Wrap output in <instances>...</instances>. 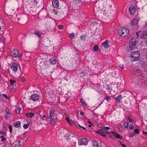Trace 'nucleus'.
Listing matches in <instances>:
<instances>
[{"label":"nucleus","instance_id":"f257e3e1","mask_svg":"<svg viewBox=\"0 0 147 147\" xmlns=\"http://www.w3.org/2000/svg\"><path fill=\"white\" fill-rule=\"evenodd\" d=\"M110 2V1L108 0V1H104L101 3L99 5H96L94 8V11L98 12L100 13L106 11L105 13L107 14H111L113 10L110 9H108L109 8H111Z\"/></svg>","mask_w":147,"mask_h":147},{"label":"nucleus","instance_id":"f03ea898","mask_svg":"<svg viewBox=\"0 0 147 147\" xmlns=\"http://www.w3.org/2000/svg\"><path fill=\"white\" fill-rule=\"evenodd\" d=\"M138 42V39L136 36L133 37L131 39L129 43V48L130 50H133L137 47Z\"/></svg>","mask_w":147,"mask_h":147},{"label":"nucleus","instance_id":"7ed1b4c3","mask_svg":"<svg viewBox=\"0 0 147 147\" xmlns=\"http://www.w3.org/2000/svg\"><path fill=\"white\" fill-rule=\"evenodd\" d=\"M129 31L126 28L121 27L119 29L118 33L121 36L124 37L129 34Z\"/></svg>","mask_w":147,"mask_h":147},{"label":"nucleus","instance_id":"20e7f679","mask_svg":"<svg viewBox=\"0 0 147 147\" xmlns=\"http://www.w3.org/2000/svg\"><path fill=\"white\" fill-rule=\"evenodd\" d=\"M140 54L138 51L133 52L131 54V60L132 61H135L138 60Z\"/></svg>","mask_w":147,"mask_h":147},{"label":"nucleus","instance_id":"39448f33","mask_svg":"<svg viewBox=\"0 0 147 147\" xmlns=\"http://www.w3.org/2000/svg\"><path fill=\"white\" fill-rule=\"evenodd\" d=\"M28 17L25 15H22L20 16V17L18 18V21L21 23L23 24L26 22L28 20Z\"/></svg>","mask_w":147,"mask_h":147},{"label":"nucleus","instance_id":"423d86ee","mask_svg":"<svg viewBox=\"0 0 147 147\" xmlns=\"http://www.w3.org/2000/svg\"><path fill=\"white\" fill-rule=\"evenodd\" d=\"M19 51L17 49H14L11 52V55L13 57H18L20 58L22 57V54H21L20 55L19 54Z\"/></svg>","mask_w":147,"mask_h":147},{"label":"nucleus","instance_id":"0eeeda50","mask_svg":"<svg viewBox=\"0 0 147 147\" xmlns=\"http://www.w3.org/2000/svg\"><path fill=\"white\" fill-rule=\"evenodd\" d=\"M57 118V116L56 114H55L53 111V108H51L50 111L49 117L48 118H46V120L48 121L50 119H54V118Z\"/></svg>","mask_w":147,"mask_h":147},{"label":"nucleus","instance_id":"6e6552de","mask_svg":"<svg viewBox=\"0 0 147 147\" xmlns=\"http://www.w3.org/2000/svg\"><path fill=\"white\" fill-rule=\"evenodd\" d=\"M55 14L58 15L60 17H62L64 16V14L63 11L61 9H58L57 10V12L55 13Z\"/></svg>","mask_w":147,"mask_h":147},{"label":"nucleus","instance_id":"1a4fd4ad","mask_svg":"<svg viewBox=\"0 0 147 147\" xmlns=\"http://www.w3.org/2000/svg\"><path fill=\"white\" fill-rule=\"evenodd\" d=\"M88 143L87 140L86 138L80 139L78 140V144L80 145H86Z\"/></svg>","mask_w":147,"mask_h":147},{"label":"nucleus","instance_id":"9d476101","mask_svg":"<svg viewBox=\"0 0 147 147\" xmlns=\"http://www.w3.org/2000/svg\"><path fill=\"white\" fill-rule=\"evenodd\" d=\"M39 98V95L38 94H33L31 96L30 99L34 101L38 100Z\"/></svg>","mask_w":147,"mask_h":147},{"label":"nucleus","instance_id":"9b49d317","mask_svg":"<svg viewBox=\"0 0 147 147\" xmlns=\"http://www.w3.org/2000/svg\"><path fill=\"white\" fill-rule=\"evenodd\" d=\"M129 11L131 15H133L136 12L135 8L133 5H131L129 7Z\"/></svg>","mask_w":147,"mask_h":147},{"label":"nucleus","instance_id":"f8f14e48","mask_svg":"<svg viewBox=\"0 0 147 147\" xmlns=\"http://www.w3.org/2000/svg\"><path fill=\"white\" fill-rule=\"evenodd\" d=\"M96 133L98 134L103 136L105 137V133L104 132L103 129L98 130L96 131Z\"/></svg>","mask_w":147,"mask_h":147},{"label":"nucleus","instance_id":"ddd939ff","mask_svg":"<svg viewBox=\"0 0 147 147\" xmlns=\"http://www.w3.org/2000/svg\"><path fill=\"white\" fill-rule=\"evenodd\" d=\"M143 73L142 71L140 70H136L135 71L134 75L135 76H140L142 75Z\"/></svg>","mask_w":147,"mask_h":147},{"label":"nucleus","instance_id":"4468645a","mask_svg":"<svg viewBox=\"0 0 147 147\" xmlns=\"http://www.w3.org/2000/svg\"><path fill=\"white\" fill-rule=\"evenodd\" d=\"M108 41L106 40L102 44V46L105 48H108L109 47V45L108 43Z\"/></svg>","mask_w":147,"mask_h":147},{"label":"nucleus","instance_id":"2eb2a0df","mask_svg":"<svg viewBox=\"0 0 147 147\" xmlns=\"http://www.w3.org/2000/svg\"><path fill=\"white\" fill-rule=\"evenodd\" d=\"M113 135L117 138L121 139L122 137H121L120 135L118 134L117 132L114 131H112L111 132Z\"/></svg>","mask_w":147,"mask_h":147},{"label":"nucleus","instance_id":"dca6fc26","mask_svg":"<svg viewBox=\"0 0 147 147\" xmlns=\"http://www.w3.org/2000/svg\"><path fill=\"white\" fill-rule=\"evenodd\" d=\"M93 144L94 147H102V144L100 143L99 144L97 141H94Z\"/></svg>","mask_w":147,"mask_h":147},{"label":"nucleus","instance_id":"f3484780","mask_svg":"<svg viewBox=\"0 0 147 147\" xmlns=\"http://www.w3.org/2000/svg\"><path fill=\"white\" fill-rule=\"evenodd\" d=\"M142 38L147 40V30L144 31L142 34Z\"/></svg>","mask_w":147,"mask_h":147},{"label":"nucleus","instance_id":"a211bd4d","mask_svg":"<svg viewBox=\"0 0 147 147\" xmlns=\"http://www.w3.org/2000/svg\"><path fill=\"white\" fill-rule=\"evenodd\" d=\"M11 69L14 71H16L17 70L18 67L17 65L15 63H13L11 67Z\"/></svg>","mask_w":147,"mask_h":147},{"label":"nucleus","instance_id":"6ab92c4d","mask_svg":"<svg viewBox=\"0 0 147 147\" xmlns=\"http://www.w3.org/2000/svg\"><path fill=\"white\" fill-rule=\"evenodd\" d=\"M52 5L53 7L55 8H57L59 6V1L58 0H56L52 2Z\"/></svg>","mask_w":147,"mask_h":147},{"label":"nucleus","instance_id":"aec40b11","mask_svg":"<svg viewBox=\"0 0 147 147\" xmlns=\"http://www.w3.org/2000/svg\"><path fill=\"white\" fill-rule=\"evenodd\" d=\"M73 3L75 5H77L80 6L81 5L82 1L81 0H74Z\"/></svg>","mask_w":147,"mask_h":147},{"label":"nucleus","instance_id":"412c9836","mask_svg":"<svg viewBox=\"0 0 147 147\" xmlns=\"http://www.w3.org/2000/svg\"><path fill=\"white\" fill-rule=\"evenodd\" d=\"M50 122L52 125H54L55 123L58 121L57 118H55L53 119H50Z\"/></svg>","mask_w":147,"mask_h":147},{"label":"nucleus","instance_id":"4be33fe9","mask_svg":"<svg viewBox=\"0 0 147 147\" xmlns=\"http://www.w3.org/2000/svg\"><path fill=\"white\" fill-rule=\"evenodd\" d=\"M13 126L16 127H20V122L19 121L15 122L13 123Z\"/></svg>","mask_w":147,"mask_h":147},{"label":"nucleus","instance_id":"5701e85b","mask_svg":"<svg viewBox=\"0 0 147 147\" xmlns=\"http://www.w3.org/2000/svg\"><path fill=\"white\" fill-rule=\"evenodd\" d=\"M138 20H137L136 19L134 18L133 19L132 22H131V24L133 25H135L137 24Z\"/></svg>","mask_w":147,"mask_h":147},{"label":"nucleus","instance_id":"b1692460","mask_svg":"<svg viewBox=\"0 0 147 147\" xmlns=\"http://www.w3.org/2000/svg\"><path fill=\"white\" fill-rule=\"evenodd\" d=\"M122 97L121 96V95H119L117 96L115 98L116 101L117 103H119L120 102V100L121 99Z\"/></svg>","mask_w":147,"mask_h":147},{"label":"nucleus","instance_id":"393cba45","mask_svg":"<svg viewBox=\"0 0 147 147\" xmlns=\"http://www.w3.org/2000/svg\"><path fill=\"white\" fill-rule=\"evenodd\" d=\"M26 115L27 117L31 118L34 116V114L32 113H26Z\"/></svg>","mask_w":147,"mask_h":147},{"label":"nucleus","instance_id":"a878e982","mask_svg":"<svg viewBox=\"0 0 147 147\" xmlns=\"http://www.w3.org/2000/svg\"><path fill=\"white\" fill-rule=\"evenodd\" d=\"M93 49L94 51H97L99 50L98 46V45H95L93 48Z\"/></svg>","mask_w":147,"mask_h":147},{"label":"nucleus","instance_id":"bb28decb","mask_svg":"<svg viewBox=\"0 0 147 147\" xmlns=\"http://www.w3.org/2000/svg\"><path fill=\"white\" fill-rule=\"evenodd\" d=\"M50 61L51 62V63L53 64H55L56 63V61L55 59L53 58H51L50 59Z\"/></svg>","mask_w":147,"mask_h":147},{"label":"nucleus","instance_id":"cd10ccee","mask_svg":"<svg viewBox=\"0 0 147 147\" xmlns=\"http://www.w3.org/2000/svg\"><path fill=\"white\" fill-rule=\"evenodd\" d=\"M82 104L84 107H85L87 106V104L84 101L83 99H81L80 100Z\"/></svg>","mask_w":147,"mask_h":147},{"label":"nucleus","instance_id":"c85d7f7f","mask_svg":"<svg viewBox=\"0 0 147 147\" xmlns=\"http://www.w3.org/2000/svg\"><path fill=\"white\" fill-rule=\"evenodd\" d=\"M21 111L20 109V108L19 106H17L15 109V111L16 113H19Z\"/></svg>","mask_w":147,"mask_h":147},{"label":"nucleus","instance_id":"c756f323","mask_svg":"<svg viewBox=\"0 0 147 147\" xmlns=\"http://www.w3.org/2000/svg\"><path fill=\"white\" fill-rule=\"evenodd\" d=\"M29 124L30 123L29 122L27 123V124H24L23 126L24 128L25 129H27Z\"/></svg>","mask_w":147,"mask_h":147},{"label":"nucleus","instance_id":"7c9ffc66","mask_svg":"<svg viewBox=\"0 0 147 147\" xmlns=\"http://www.w3.org/2000/svg\"><path fill=\"white\" fill-rule=\"evenodd\" d=\"M69 37L71 39H73L74 38L75 36L74 34V33H72L71 34H69Z\"/></svg>","mask_w":147,"mask_h":147},{"label":"nucleus","instance_id":"2f4dec72","mask_svg":"<svg viewBox=\"0 0 147 147\" xmlns=\"http://www.w3.org/2000/svg\"><path fill=\"white\" fill-rule=\"evenodd\" d=\"M34 34L35 35L37 36L38 38L40 37V35L38 31L36 30L35 31Z\"/></svg>","mask_w":147,"mask_h":147},{"label":"nucleus","instance_id":"473e14b6","mask_svg":"<svg viewBox=\"0 0 147 147\" xmlns=\"http://www.w3.org/2000/svg\"><path fill=\"white\" fill-rule=\"evenodd\" d=\"M3 25V21L1 19V18H0V29L1 28V27Z\"/></svg>","mask_w":147,"mask_h":147},{"label":"nucleus","instance_id":"72a5a7b5","mask_svg":"<svg viewBox=\"0 0 147 147\" xmlns=\"http://www.w3.org/2000/svg\"><path fill=\"white\" fill-rule=\"evenodd\" d=\"M64 136L66 137V138L67 140L69 138V134L68 133H65L64 134Z\"/></svg>","mask_w":147,"mask_h":147},{"label":"nucleus","instance_id":"f704fd0d","mask_svg":"<svg viewBox=\"0 0 147 147\" xmlns=\"http://www.w3.org/2000/svg\"><path fill=\"white\" fill-rule=\"evenodd\" d=\"M134 128V125L133 124H131L129 125V128L130 130H132Z\"/></svg>","mask_w":147,"mask_h":147},{"label":"nucleus","instance_id":"c9c22d12","mask_svg":"<svg viewBox=\"0 0 147 147\" xmlns=\"http://www.w3.org/2000/svg\"><path fill=\"white\" fill-rule=\"evenodd\" d=\"M10 82L11 86H12L13 85V84H14V83H15L16 82V81L14 80H12L11 79H10Z\"/></svg>","mask_w":147,"mask_h":147},{"label":"nucleus","instance_id":"e433bc0d","mask_svg":"<svg viewBox=\"0 0 147 147\" xmlns=\"http://www.w3.org/2000/svg\"><path fill=\"white\" fill-rule=\"evenodd\" d=\"M135 136V134L133 132L129 133V137H132Z\"/></svg>","mask_w":147,"mask_h":147},{"label":"nucleus","instance_id":"4c0bfd02","mask_svg":"<svg viewBox=\"0 0 147 147\" xmlns=\"http://www.w3.org/2000/svg\"><path fill=\"white\" fill-rule=\"evenodd\" d=\"M66 121L68 122V123L70 124L71 125V123L70 122V119H69V118L68 117H66Z\"/></svg>","mask_w":147,"mask_h":147},{"label":"nucleus","instance_id":"58836bf2","mask_svg":"<svg viewBox=\"0 0 147 147\" xmlns=\"http://www.w3.org/2000/svg\"><path fill=\"white\" fill-rule=\"evenodd\" d=\"M109 127H104L103 128L104 131H106L107 130H109Z\"/></svg>","mask_w":147,"mask_h":147},{"label":"nucleus","instance_id":"ea45409f","mask_svg":"<svg viewBox=\"0 0 147 147\" xmlns=\"http://www.w3.org/2000/svg\"><path fill=\"white\" fill-rule=\"evenodd\" d=\"M58 28L59 29H63V25H59L58 26Z\"/></svg>","mask_w":147,"mask_h":147},{"label":"nucleus","instance_id":"a19ab883","mask_svg":"<svg viewBox=\"0 0 147 147\" xmlns=\"http://www.w3.org/2000/svg\"><path fill=\"white\" fill-rule=\"evenodd\" d=\"M124 127L126 128H127L128 127V123L125 122L124 123Z\"/></svg>","mask_w":147,"mask_h":147},{"label":"nucleus","instance_id":"79ce46f5","mask_svg":"<svg viewBox=\"0 0 147 147\" xmlns=\"http://www.w3.org/2000/svg\"><path fill=\"white\" fill-rule=\"evenodd\" d=\"M80 38H81L82 40H85L86 37L84 36L83 35H82L80 37Z\"/></svg>","mask_w":147,"mask_h":147},{"label":"nucleus","instance_id":"37998d69","mask_svg":"<svg viewBox=\"0 0 147 147\" xmlns=\"http://www.w3.org/2000/svg\"><path fill=\"white\" fill-rule=\"evenodd\" d=\"M9 132L10 133H11L12 131V129L11 125H9Z\"/></svg>","mask_w":147,"mask_h":147},{"label":"nucleus","instance_id":"c03bdc74","mask_svg":"<svg viewBox=\"0 0 147 147\" xmlns=\"http://www.w3.org/2000/svg\"><path fill=\"white\" fill-rule=\"evenodd\" d=\"M134 132L135 133L138 134L139 133V131L138 129H135L134 130Z\"/></svg>","mask_w":147,"mask_h":147},{"label":"nucleus","instance_id":"a18cd8bd","mask_svg":"<svg viewBox=\"0 0 147 147\" xmlns=\"http://www.w3.org/2000/svg\"><path fill=\"white\" fill-rule=\"evenodd\" d=\"M105 98L108 101L111 100L110 97L109 96H106L105 97Z\"/></svg>","mask_w":147,"mask_h":147},{"label":"nucleus","instance_id":"49530a36","mask_svg":"<svg viewBox=\"0 0 147 147\" xmlns=\"http://www.w3.org/2000/svg\"><path fill=\"white\" fill-rule=\"evenodd\" d=\"M47 117V118H48ZM41 119L43 120H46V118H47L45 115H43L42 117H41Z\"/></svg>","mask_w":147,"mask_h":147},{"label":"nucleus","instance_id":"de8ad7c7","mask_svg":"<svg viewBox=\"0 0 147 147\" xmlns=\"http://www.w3.org/2000/svg\"><path fill=\"white\" fill-rule=\"evenodd\" d=\"M93 115L94 117L95 118H97L98 117V115L97 114L95 113H94L93 114Z\"/></svg>","mask_w":147,"mask_h":147},{"label":"nucleus","instance_id":"09e8293b","mask_svg":"<svg viewBox=\"0 0 147 147\" xmlns=\"http://www.w3.org/2000/svg\"><path fill=\"white\" fill-rule=\"evenodd\" d=\"M127 119L129 121V122H131L133 121V120L132 119H130L129 117H127Z\"/></svg>","mask_w":147,"mask_h":147},{"label":"nucleus","instance_id":"8fccbe9b","mask_svg":"<svg viewBox=\"0 0 147 147\" xmlns=\"http://www.w3.org/2000/svg\"><path fill=\"white\" fill-rule=\"evenodd\" d=\"M11 88L12 89H16V86H15L13 85L12 86H11Z\"/></svg>","mask_w":147,"mask_h":147},{"label":"nucleus","instance_id":"3c124183","mask_svg":"<svg viewBox=\"0 0 147 147\" xmlns=\"http://www.w3.org/2000/svg\"><path fill=\"white\" fill-rule=\"evenodd\" d=\"M6 140V138H1V141L3 142H5Z\"/></svg>","mask_w":147,"mask_h":147},{"label":"nucleus","instance_id":"603ef678","mask_svg":"<svg viewBox=\"0 0 147 147\" xmlns=\"http://www.w3.org/2000/svg\"><path fill=\"white\" fill-rule=\"evenodd\" d=\"M20 145H21V144H20L19 145H17V144H16L13 145V147H18Z\"/></svg>","mask_w":147,"mask_h":147},{"label":"nucleus","instance_id":"864d4df0","mask_svg":"<svg viewBox=\"0 0 147 147\" xmlns=\"http://www.w3.org/2000/svg\"><path fill=\"white\" fill-rule=\"evenodd\" d=\"M25 80V78L24 77H22L21 79V81L22 82H24Z\"/></svg>","mask_w":147,"mask_h":147},{"label":"nucleus","instance_id":"5fc2aeb1","mask_svg":"<svg viewBox=\"0 0 147 147\" xmlns=\"http://www.w3.org/2000/svg\"><path fill=\"white\" fill-rule=\"evenodd\" d=\"M3 96L5 98H8V97H7V96L5 94H2Z\"/></svg>","mask_w":147,"mask_h":147},{"label":"nucleus","instance_id":"6e6d98bb","mask_svg":"<svg viewBox=\"0 0 147 147\" xmlns=\"http://www.w3.org/2000/svg\"><path fill=\"white\" fill-rule=\"evenodd\" d=\"M6 112L7 113V115H9L11 114L8 111H8H6Z\"/></svg>","mask_w":147,"mask_h":147},{"label":"nucleus","instance_id":"4d7b16f0","mask_svg":"<svg viewBox=\"0 0 147 147\" xmlns=\"http://www.w3.org/2000/svg\"><path fill=\"white\" fill-rule=\"evenodd\" d=\"M5 118L6 119H7L8 118H9V117L8 115L7 114V115H6L5 116Z\"/></svg>","mask_w":147,"mask_h":147},{"label":"nucleus","instance_id":"13d9d810","mask_svg":"<svg viewBox=\"0 0 147 147\" xmlns=\"http://www.w3.org/2000/svg\"><path fill=\"white\" fill-rule=\"evenodd\" d=\"M106 89L108 91H110V88L108 86H107Z\"/></svg>","mask_w":147,"mask_h":147},{"label":"nucleus","instance_id":"bf43d9fd","mask_svg":"<svg viewBox=\"0 0 147 147\" xmlns=\"http://www.w3.org/2000/svg\"><path fill=\"white\" fill-rule=\"evenodd\" d=\"M80 115H82V116H83L84 115V113H83V112L82 111H81V112H80Z\"/></svg>","mask_w":147,"mask_h":147},{"label":"nucleus","instance_id":"052dcab7","mask_svg":"<svg viewBox=\"0 0 147 147\" xmlns=\"http://www.w3.org/2000/svg\"><path fill=\"white\" fill-rule=\"evenodd\" d=\"M88 123L91 124V125L92 126H94L92 124H91V122L90 121H88Z\"/></svg>","mask_w":147,"mask_h":147},{"label":"nucleus","instance_id":"680f3d73","mask_svg":"<svg viewBox=\"0 0 147 147\" xmlns=\"http://www.w3.org/2000/svg\"><path fill=\"white\" fill-rule=\"evenodd\" d=\"M121 145L123 147H126V145L124 144H121Z\"/></svg>","mask_w":147,"mask_h":147},{"label":"nucleus","instance_id":"e2e57ef3","mask_svg":"<svg viewBox=\"0 0 147 147\" xmlns=\"http://www.w3.org/2000/svg\"><path fill=\"white\" fill-rule=\"evenodd\" d=\"M143 132L144 134H145L146 135H147V132H145L144 131H143Z\"/></svg>","mask_w":147,"mask_h":147},{"label":"nucleus","instance_id":"0e129e2a","mask_svg":"<svg viewBox=\"0 0 147 147\" xmlns=\"http://www.w3.org/2000/svg\"><path fill=\"white\" fill-rule=\"evenodd\" d=\"M144 43L146 45H147V40H146L145 41Z\"/></svg>","mask_w":147,"mask_h":147},{"label":"nucleus","instance_id":"69168bd1","mask_svg":"<svg viewBox=\"0 0 147 147\" xmlns=\"http://www.w3.org/2000/svg\"><path fill=\"white\" fill-rule=\"evenodd\" d=\"M81 128H82L83 129H84V130H85L86 129V128L85 127H84L82 126Z\"/></svg>","mask_w":147,"mask_h":147},{"label":"nucleus","instance_id":"338daca9","mask_svg":"<svg viewBox=\"0 0 147 147\" xmlns=\"http://www.w3.org/2000/svg\"><path fill=\"white\" fill-rule=\"evenodd\" d=\"M128 2H130L132 1H134V0H127Z\"/></svg>","mask_w":147,"mask_h":147},{"label":"nucleus","instance_id":"774afa93","mask_svg":"<svg viewBox=\"0 0 147 147\" xmlns=\"http://www.w3.org/2000/svg\"><path fill=\"white\" fill-rule=\"evenodd\" d=\"M0 138H3V136H0Z\"/></svg>","mask_w":147,"mask_h":147}]
</instances>
